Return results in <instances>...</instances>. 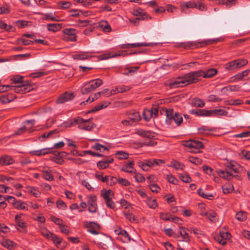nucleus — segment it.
<instances>
[{
  "instance_id": "1",
  "label": "nucleus",
  "mask_w": 250,
  "mask_h": 250,
  "mask_svg": "<svg viewBox=\"0 0 250 250\" xmlns=\"http://www.w3.org/2000/svg\"><path fill=\"white\" fill-rule=\"evenodd\" d=\"M217 73V70L215 68H210L206 71L202 70L194 71L188 73L183 77H179L171 81L168 84L171 88L183 87L191 83L197 82L200 77L210 78L214 76Z\"/></svg>"
},
{
  "instance_id": "2",
  "label": "nucleus",
  "mask_w": 250,
  "mask_h": 250,
  "mask_svg": "<svg viewBox=\"0 0 250 250\" xmlns=\"http://www.w3.org/2000/svg\"><path fill=\"white\" fill-rule=\"evenodd\" d=\"M161 115L166 117V123L167 125L174 126V123L176 126H180L183 122L182 115L178 112H174L172 108H162L160 110Z\"/></svg>"
},
{
  "instance_id": "3",
  "label": "nucleus",
  "mask_w": 250,
  "mask_h": 250,
  "mask_svg": "<svg viewBox=\"0 0 250 250\" xmlns=\"http://www.w3.org/2000/svg\"><path fill=\"white\" fill-rule=\"evenodd\" d=\"M23 77L16 75L11 78V81L16 85L13 86V91L18 93H26L31 91L33 87L28 81H23Z\"/></svg>"
},
{
  "instance_id": "4",
  "label": "nucleus",
  "mask_w": 250,
  "mask_h": 250,
  "mask_svg": "<svg viewBox=\"0 0 250 250\" xmlns=\"http://www.w3.org/2000/svg\"><path fill=\"white\" fill-rule=\"evenodd\" d=\"M237 172V165L233 162H230L225 170L217 169L216 173L218 175L227 181H230L235 176Z\"/></svg>"
},
{
  "instance_id": "5",
  "label": "nucleus",
  "mask_w": 250,
  "mask_h": 250,
  "mask_svg": "<svg viewBox=\"0 0 250 250\" xmlns=\"http://www.w3.org/2000/svg\"><path fill=\"white\" fill-rule=\"evenodd\" d=\"M103 84V81L100 79L93 80L86 83L82 87L81 91L82 94H86L94 90Z\"/></svg>"
},
{
  "instance_id": "6",
  "label": "nucleus",
  "mask_w": 250,
  "mask_h": 250,
  "mask_svg": "<svg viewBox=\"0 0 250 250\" xmlns=\"http://www.w3.org/2000/svg\"><path fill=\"white\" fill-rule=\"evenodd\" d=\"M101 196L104 199L108 208L111 209H114L115 208V204L112 201L114 196V193L112 190L103 189L101 191Z\"/></svg>"
},
{
  "instance_id": "7",
  "label": "nucleus",
  "mask_w": 250,
  "mask_h": 250,
  "mask_svg": "<svg viewBox=\"0 0 250 250\" xmlns=\"http://www.w3.org/2000/svg\"><path fill=\"white\" fill-rule=\"evenodd\" d=\"M184 146L193 150L191 151L193 152H199V150L203 147L202 143L199 141L190 140L184 142Z\"/></svg>"
},
{
  "instance_id": "8",
  "label": "nucleus",
  "mask_w": 250,
  "mask_h": 250,
  "mask_svg": "<svg viewBox=\"0 0 250 250\" xmlns=\"http://www.w3.org/2000/svg\"><path fill=\"white\" fill-rule=\"evenodd\" d=\"M88 211L91 213H95L97 210L96 203L97 197L93 194H90L86 197Z\"/></svg>"
},
{
  "instance_id": "9",
  "label": "nucleus",
  "mask_w": 250,
  "mask_h": 250,
  "mask_svg": "<svg viewBox=\"0 0 250 250\" xmlns=\"http://www.w3.org/2000/svg\"><path fill=\"white\" fill-rule=\"evenodd\" d=\"M231 238V234L228 231L225 230L220 231L219 234L214 237L215 240L220 244L225 245L227 244V240Z\"/></svg>"
},
{
  "instance_id": "10",
  "label": "nucleus",
  "mask_w": 250,
  "mask_h": 250,
  "mask_svg": "<svg viewBox=\"0 0 250 250\" xmlns=\"http://www.w3.org/2000/svg\"><path fill=\"white\" fill-rule=\"evenodd\" d=\"M35 123L34 120H28L24 123V125L23 127H21L18 130L15 132L16 135H20L25 131H28V132H31L33 130L32 128L33 125Z\"/></svg>"
},
{
  "instance_id": "11",
  "label": "nucleus",
  "mask_w": 250,
  "mask_h": 250,
  "mask_svg": "<svg viewBox=\"0 0 250 250\" xmlns=\"http://www.w3.org/2000/svg\"><path fill=\"white\" fill-rule=\"evenodd\" d=\"M80 121L78 123L79 128L80 129H83L86 131L91 130L94 127V124L90 122L91 119L84 120L79 117Z\"/></svg>"
},
{
  "instance_id": "12",
  "label": "nucleus",
  "mask_w": 250,
  "mask_h": 250,
  "mask_svg": "<svg viewBox=\"0 0 250 250\" xmlns=\"http://www.w3.org/2000/svg\"><path fill=\"white\" fill-rule=\"evenodd\" d=\"M158 110L156 108H152L151 109H146L143 111V117L146 121H149L152 118L157 116Z\"/></svg>"
},
{
  "instance_id": "13",
  "label": "nucleus",
  "mask_w": 250,
  "mask_h": 250,
  "mask_svg": "<svg viewBox=\"0 0 250 250\" xmlns=\"http://www.w3.org/2000/svg\"><path fill=\"white\" fill-rule=\"evenodd\" d=\"M75 96L72 92H66L62 94L57 99V103L63 104L64 102L70 101L74 98Z\"/></svg>"
},
{
  "instance_id": "14",
  "label": "nucleus",
  "mask_w": 250,
  "mask_h": 250,
  "mask_svg": "<svg viewBox=\"0 0 250 250\" xmlns=\"http://www.w3.org/2000/svg\"><path fill=\"white\" fill-rule=\"evenodd\" d=\"M200 214L202 216H206L211 222H215L218 220L217 215L213 210H202Z\"/></svg>"
},
{
  "instance_id": "15",
  "label": "nucleus",
  "mask_w": 250,
  "mask_h": 250,
  "mask_svg": "<svg viewBox=\"0 0 250 250\" xmlns=\"http://www.w3.org/2000/svg\"><path fill=\"white\" fill-rule=\"evenodd\" d=\"M93 56L92 53L89 52H81L72 55L73 58L77 60H87Z\"/></svg>"
},
{
  "instance_id": "16",
  "label": "nucleus",
  "mask_w": 250,
  "mask_h": 250,
  "mask_svg": "<svg viewBox=\"0 0 250 250\" xmlns=\"http://www.w3.org/2000/svg\"><path fill=\"white\" fill-rule=\"evenodd\" d=\"M21 214L16 215L15 217V221L16 225L22 230L19 228H17V229L21 232H25L27 226L26 224L21 220Z\"/></svg>"
},
{
  "instance_id": "17",
  "label": "nucleus",
  "mask_w": 250,
  "mask_h": 250,
  "mask_svg": "<svg viewBox=\"0 0 250 250\" xmlns=\"http://www.w3.org/2000/svg\"><path fill=\"white\" fill-rule=\"evenodd\" d=\"M51 239L57 248L62 249L66 247V243L62 242V239L58 236L54 234Z\"/></svg>"
},
{
  "instance_id": "18",
  "label": "nucleus",
  "mask_w": 250,
  "mask_h": 250,
  "mask_svg": "<svg viewBox=\"0 0 250 250\" xmlns=\"http://www.w3.org/2000/svg\"><path fill=\"white\" fill-rule=\"evenodd\" d=\"M124 51H119L117 53H114L113 52H111L101 55L100 56H99V58L101 60H106L109 58H115L121 56L122 55H124Z\"/></svg>"
},
{
  "instance_id": "19",
  "label": "nucleus",
  "mask_w": 250,
  "mask_h": 250,
  "mask_svg": "<svg viewBox=\"0 0 250 250\" xmlns=\"http://www.w3.org/2000/svg\"><path fill=\"white\" fill-rule=\"evenodd\" d=\"M52 148H44L39 150H32L29 154L32 156H42L50 153V149Z\"/></svg>"
},
{
  "instance_id": "20",
  "label": "nucleus",
  "mask_w": 250,
  "mask_h": 250,
  "mask_svg": "<svg viewBox=\"0 0 250 250\" xmlns=\"http://www.w3.org/2000/svg\"><path fill=\"white\" fill-rule=\"evenodd\" d=\"M134 165V163L133 161H129L126 163H125L122 167L121 170L123 171L133 173L135 172L136 170L134 168L133 166Z\"/></svg>"
},
{
  "instance_id": "21",
  "label": "nucleus",
  "mask_w": 250,
  "mask_h": 250,
  "mask_svg": "<svg viewBox=\"0 0 250 250\" xmlns=\"http://www.w3.org/2000/svg\"><path fill=\"white\" fill-rule=\"evenodd\" d=\"M98 27L104 32L108 33L111 31V28L106 21L102 20L98 22Z\"/></svg>"
},
{
  "instance_id": "22",
  "label": "nucleus",
  "mask_w": 250,
  "mask_h": 250,
  "mask_svg": "<svg viewBox=\"0 0 250 250\" xmlns=\"http://www.w3.org/2000/svg\"><path fill=\"white\" fill-rule=\"evenodd\" d=\"M58 136V132L56 130H54L46 133H44L42 136H40L39 139L41 141H44L46 138H55Z\"/></svg>"
},
{
  "instance_id": "23",
  "label": "nucleus",
  "mask_w": 250,
  "mask_h": 250,
  "mask_svg": "<svg viewBox=\"0 0 250 250\" xmlns=\"http://www.w3.org/2000/svg\"><path fill=\"white\" fill-rule=\"evenodd\" d=\"M26 192L32 194L35 197H39L41 195V191L36 187L28 186L26 187Z\"/></svg>"
},
{
  "instance_id": "24",
  "label": "nucleus",
  "mask_w": 250,
  "mask_h": 250,
  "mask_svg": "<svg viewBox=\"0 0 250 250\" xmlns=\"http://www.w3.org/2000/svg\"><path fill=\"white\" fill-rule=\"evenodd\" d=\"M127 117L133 125L139 121L141 119V116L139 113L137 111H133L128 113Z\"/></svg>"
},
{
  "instance_id": "25",
  "label": "nucleus",
  "mask_w": 250,
  "mask_h": 250,
  "mask_svg": "<svg viewBox=\"0 0 250 250\" xmlns=\"http://www.w3.org/2000/svg\"><path fill=\"white\" fill-rule=\"evenodd\" d=\"M136 133L142 137H144L149 139L153 138L155 136V134L154 132L150 131H145L143 129L136 130Z\"/></svg>"
},
{
  "instance_id": "26",
  "label": "nucleus",
  "mask_w": 250,
  "mask_h": 250,
  "mask_svg": "<svg viewBox=\"0 0 250 250\" xmlns=\"http://www.w3.org/2000/svg\"><path fill=\"white\" fill-rule=\"evenodd\" d=\"M189 229H187L183 227H179V232L180 235L183 238L184 241L188 242L190 240V237L189 234L187 232Z\"/></svg>"
},
{
  "instance_id": "27",
  "label": "nucleus",
  "mask_w": 250,
  "mask_h": 250,
  "mask_svg": "<svg viewBox=\"0 0 250 250\" xmlns=\"http://www.w3.org/2000/svg\"><path fill=\"white\" fill-rule=\"evenodd\" d=\"M132 13L135 16H142V20L151 19V17L146 15L144 11L141 8H138L134 10Z\"/></svg>"
},
{
  "instance_id": "28",
  "label": "nucleus",
  "mask_w": 250,
  "mask_h": 250,
  "mask_svg": "<svg viewBox=\"0 0 250 250\" xmlns=\"http://www.w3.org/2000/svg\"><path fill=\"white\" fill-rule=\"evenodd\" d=\"M196 2L194 0L184 2L181 4V8L182 11H184L185 8H196Z\"/></svg>"
},
{
  "instance_id": "29",
  "label": "nucleus",
  "mask_w": 250,
  "mask_h": 250,
  "mask_svg": "<svg viewBox=\"0 0 250 250\" xmlns=\"http://www.w3.org/2000/svg\"><path fill=\"white\" fill-rule=\"evenodd\" d=\"M14 162L13 158L9 156H4L0 157V165H9Z\"/></svg>"
},
{
  "instance_id": "30",
  "label": "nucleus",
  "mask_w": 250,
  "mask_h": 250,
  "mask_svg": "<svg viewBox=\"0 0 250 250\" xmlns=\"http://www.w3.org/2000/svg\"><path fill=\"white\" fill-rule=\"evenodd\" d=\"M113 162L112 158H109L104 161H100L97 163V166L100 169H104L109 166V164Z\"/></svg>"
},
{
  "instance_id": "31",
  "label": "nucleus",
  "mask_w": 250,
  "mask_h": 250,
  "mask_svg": "<svg viewBox=\"0 0 250 250\" xmlns=\"http://www.w3.org/2000/svg\"><path fill=\"white\" fill-rule=\"evenodd\" d=\"M14 207L19 210H28V204L21 200H18Z\"/></svg>"
},
{
  "instance_id": "32",
  "label": "nucleus",
  "mask_w": 250,
  "mask_h": 250,
  "mask_svg": "<svg viewBox=\"0 0 250 250\" xmlns=\"http://www.w3.org/2000/svg\"><path fill=\"white\" fill-rule=\"evenodd\" d=\"M81 121L79 119V117L74 119L73 120H69L66 122H64L62 124L63 126L66 127H71L72 126H75L76 125L78 124L79 122Z\"/></svg>"
},
{
  "instance_id": "33",
  "label": "nucleus",
  "mask_w": 250,
  "mask_h": 250,
  "mask_svg": "<svg viewBox=\"0 0 250 250\" xmlns=\"http://www.w3.org/2000/svg\"><path fill=\"white\" fill-rule=\"evenodd\" d=\"M91 148L92 149L99 150L100 152H103L105 151H107L109 150L110 147L109 146H103L99 143H96L92 146Z\"/></svg>"
},
{
  "instance_id": "34",
  "label": "nucleus",
  "mask_w": 250,
  "mask_h": 250,
  "mask_svg": "<svg viewBox=\"0 0 250 250\" xmlns=\"http://www.w3.org/2000/svg\"><path fill=\"white\" fill-rule=\"evenodd\" d=\"M43 19L46 20L52 21H60V20L58 17L56 16L55 13H47L43 15Z\"/></svg>"
},
{
  "instance_id": "35",
  "label": "nucleus",
  "mask_w": 250,
  "mask_h": 250,
  "mask_svg": "<svg viewBox=\"0 0 250 250\" xmlns=\"http://www.w3.org/2000/svg\"><path fill=\"white\" fill-rule=\"evenodd\" d=\"M197 193L201 197L208 200H212L214 197L212 194L205 193L202 188H199L197 190Z\"/></svg>"
},
{
  "instance_id": "36",
  "label": "nucleus",
  "mask_w": 250,
  "mask_h": 250,
  "mask_svg": "<svg viewBox=\"0 0 250 250\" xmlns=\"http://www.w3.org/2000/svg\"><path fill=\"white\" fill-rule=\"evenodd\" d=\"M234 190L233 186L230 183L226 184L222 186V190L224 194L231 193Z\"/></svg>"
},
{
  "instance_id": "37",
  "label": "nucleus",
  "mask_w": 250,
  "mask_h": 250,
  "mask_svg": "<svg viewBox=\"0 0 250 250\" xmlns=\"http://www.w3.org/2000/svg\"><path fill=\"white\" fill-rule=\"evenodd\" d=\"M1 244L8 250H11L14 247V243L9 239H3L0 242Z\"/></svg>"
},
{
  "instance_id": "38",
  "label": "nucleus",
  "mask_w": 250,
  "mask_h": 250,
  "mask_svg": "<svg viewBox=\"0 0 250 250\" xmlns=\"http://www.w3.org/2000/svg\"><path fill=\"white\" fill-rule=\"evenodd\" d=\"M110 103L108 101H105L103 102V103H101L98 105L95 106L91 110L89 111V112H92L98 111L100 109L104 108L106 107L108 105H109Z\"/></svg>"
},
{
  "instance_id": "39",
  "label": "nucleus",
  "mask_w": 250,
  "mask_h": 250,
  "mask_svg": "<svg viewBox=\"0 0 250 250\" xmlns=\"http://www.w3.org/2000/svg\"><path fill=\"white\" fill-rule=\"evenodd\" d=\"M179 178L182 182L186 183H189L192 181L189 175L186 172L183 173H179Z\"/></svg>"
},
{
  "instance_id": "40",
  "label": "nucleus",
  "mask_w": 250,
  "mask_h": 250,
  "mask_svg": "<svg viewBox=\"0 0 250 250\" xmlns=\"http://www.w3.org/2000/svg\"><path fill=\"white\" fill-rule=\"evenodd\" d=\"M115 156L118 159L125 160L128 158L129 154L128 153L124 151H117L115 153Z\"/></svg>"
},
{
  "instance_id": "41",
  "label": "nucleus",
  "mask_w": 250,
  "mask_h": 250,
  "mask_svg": "<svg viewBox=\"0 0 250 250\" xmlns=\"http://www.w3.org/2000/svg\"><path fill=\"white\" fill-rule=\"evenodd\" d=\"M228 112L222 109H214L209 110L210 116L214 114L216 116H226Z\"/></svg>"
},
{
  "instance_id": "42",
  "label": "nucleus",
  "mask_w": 250,
  "mask_h": 250,
  "mask_svg": "<svg viewBox=\"0 0 250 250\" xmlns=\"http://www.w3.org/2000/svg\"><path fill=\"white\" fill-rule=\"evenodd\" d=\"M146 203L150 208L153 209L156 208L158 206L156 200L155 199L147 198L146 200Z\"/></svg>"
},
{
  "instance_id": "43",
  "label": "nucleus",
  "mask_w": 250,
  "mask_h": 250,
  "mask_svg": "<svg viewBox=\"0 0 250 250\" xmlns=\"http://www.w3.org/2000/svg\"><path fill=\"white\" fill-rule=\"evenodd\" d=\"M191 112L193 114H196L198 116H210L209 115V110H206L205 109H198L196 111H194V110L191 111Z\"/></svg>"
},
{
  "instance_id": "44",
  "label": "nucleus",
  "mask_w": 250,
  "mask_h": 250,
  "mask_svg": "<svg viewBox=\"0 0 250 250\" xmlns=\"http://www.w3.org/2000/svg\"><path fill=\"white\" fill-rule=\"evenodd\" d=\"M169 167L174 168L176 170H183L184 169V165L177 161H173L169 165Z\"/></svg>"
},
{
  "instance_id": "45",
  "label": "nucleus",
  "mask_w": 250,
  "mask_h": 250,
  "mask_svg": "<svg viewBox=\"0 0 250 250\" xmlns=\"http://www.w3.org/2000/svg\"><path fill=\"white\" fill-rule=\"evenodd\" d=\"M79 183L83 187H84L86 189H87L89 191H92L94 190V188L92 187L91 185L90 184L89 181L86 179H80Z\"/></svg>"
},
{
  "instance_id": "46",
  "label": "nucleus",
  "mask_w": 250,
  "mask_h": 250,
  "mask_svg": "<svg viewBox=\"0 0 250 250\" xmlns=\"http://www.w3.org/2000/svg\"><path fill=\"white\" fill-rule=\"evenodd\" d=\"M42 175L44 179L47 181H51L54 180V177L51 174L50 170H43L42 171Z\"/></svg>"
},
{
  "instance_id": "47",
  "label": "nucleus",
  "mask_w": 250,
  "mask_h": 250,
  "mask_svg": "<svg viewBox=\"0 0 250 250\" xmlns=\"http://www.w3.org/2000/svg\"><path fill=\"white\" fill-rule=\"evenodd\" d=\"M236 219L239 221H244L247 219V214L244 211H239L236 213L235 215Z\"/></svg>"
},
{
  "instance_id": "48",
  "label": "nucleus",
  "mask_w": 250,
  "mask_h": 250,
  "mask_svg": "<svg viewBox=\"0 0 250 250\" xmlns=\"http://www.w3.org/2000/svg\"><path fill=\"white\" fill-rule=\"evenodd\" d=\"M237 65L238 63L236 62V60H235L226 63L225 68L228 70H233L238 68Z\"/></svg>"
},
{
  "instance_id": "49",
  "label": "nucleus",
  "mask_w": 250,
  "mask_h": 250,
  "mask_svg": "<svg viewBox=\"0 0 250 250\" xmlns=\"http://www.w3.org/2000/svg\"><path fill=\"white\" fill-rule=\"evenodd\" d=\"M133 173L134 174V177L136 182L142 183L145 181L146 179L142 174L137 172L136 170Z\"/></svg>"
},
{
  "instance_id": "50",
  "label": "nucleus",
  "mask_w": 250,
  "mask_h": 250,
  "mask_svg": "<svg viewBox=\"0 0 250 250\" xmlns=\"http://www.w3.org/2000/svg\"><path fill=\"white\" fill-rule=\"evenodd\" d=\"M192 104L194 106L201 107L204 106L205 103L200 99L195 98L192 101Z\"/></svg>"
},
{
  "instance_id": "51",
  "label": "nucleus",
  "mask_w": 250,
  "mask_h": 250,
  "mask_svg": "<svg viewBox=\"0 0 250 250\" xmlns=\"http://www.w3.org/2000/svg\"><path fill=\"white\" fill-rule=\"evenodd\" d=\"M41 232L47 239L51 238L54 234L49 231L46 228H42L41 229Z\"/></svg>"
},
{
  "instance_id": "52",
  "label": "nucleus",
  "mask_w": 250,
  "mask_h": 250,
  "mask_svg": "<svg viewBox=\"0 0 250 250\" xmlns=\"http://www.w3.org/2000/svg\"><path fill=\"white\" fill-rule=\"evenodd\" d=\"M124 215L125 218L130 222L137 223L138 222V220L135 215L131 213H125Z\"/></svg>"
},
{
  "instance_id": "53",
  "label": "nucleus",
  "mask_w": 250,
  "mask_h": 250,
  "mask_svg": "<svg viewBox=\"0 0 250 250\" xmlns=\"http://www.w3.org/2000/svg\"><path fill=\"white\" fill-rule=\"evenodd\" d=\"M56 206L59 209L65 210L67 208V205L66 203L61 199L57 201Z\"/></svg>"
},
{
  "instance_id": "54",
  "label": "nucleus",
  "mask_w": 250,
  "mask_h": 250,
  "mask_svg": "<svg viewBox=\"0 0 250 250\" xmlns=\"http://www.w3.org/2000/svg\"><path fill=\"white\" fill-rule=\"evenodd\" d=\"M49 31L56 32L60 28V25L56 23H50L47 25Z\"/></svg>"
},
{
  "instance_id": "55",
  "label": "nucleus",
  "mask_w": 250,
  "mask_h": 250,
  "mask_svg": "<svg viewBox=\"0 0 250 250\" xmlns=\"http://www.w3.org/2000/svg\"><path fill=\"white\" fill-rule=\"evenodd\" d=\"M166 179L167 180V181L170 183H171L174 185L178 184V180L171 174L167 175Z\"/></svg>"
},
{
  "instance_id": "56",
  "label": "nucleus",
  "mask_w": 250,
  "mask_h": 250,
  "mask_svg": "<svg viewBox=\"0 0 250 250\" xmlns=\"http://www.w3.org/2000/svg\"><path fill=\"white\" fill-rule=\"evenodd\" d=\"M172 215L169 212H161L160 213V218L164 221H170Z\"/></svg>"
},
{
  "instance_id": "57",
  "label": "nucleus",
  "mask_w": 250,
  "mask_h": 250,
  "mask_svg": "<svg viewBox=\"0 0 250 250\" xmlns=\"http://www.w3.org/2000/svg\"><path fill=\"white\" fill-rule=\"evenodd\" d=\"M139 68V66L127 67L123 74L125 75H132Z\"/></svg>"
},
{
  "instance_id": "58",
  "label": "nucleus",
  "mask_w": 250,
  "mask_h": 250,
  "mask_svg": "<svg viewBox=\"0 0 250 250\" xmlns=\"http://www.w3.org/2000/svg\"><path fill=\"white\" fill-rule=\"evenodd\" d=\"M130 89V87L125 85H120L117 86L115 90H114V94L115 93H122Z\"/></svg>"
},
{
  "instance_id": "59",
  "label": "nucleus",
  "mask_w": 250,
  "mask_h": 250,
  "mask_svg": "<svg viewBox=\"0 0 250 250\" xmlns=\"http://www.w3.org/2000/svg\"><path fill=\"white\" fill-rule=\"evenodd\" d=\"M102 94V92H99L95 94L93 96H90L85 101L83 102V103L85 104V103H91L93 102L95 99H97L99 98ZM82 103H81V104Z\"/></svg>"
},
{
  "instance_id": "60",
  "label": "nucleus",
  "mask_w": 250,
  "mask_h": 250,
  "mask_svg": "<svg viewBox=\"0 0 250 250\" xmlns=\"http://www.w3.org/2000/svg\"><path fill=\"white\" fill-rule=\"evenodd\" d=\"M236 0H218L219 4H225L228 7H230L235 4Z\"/></svg>"
},
{
  "instance_id": "61",
  "label": "nucleus",
  "mask_w": 250,
  "mask_h": 250,
  "mask_svg": "<svg viewBox=\"0 0 250 250\" xmlns=\"http://www.w3.org/2000/svg\"><path fill=\"white\" fill-rule=\"evenodd\" d=\"M58 5L61 9H68L70 7L71 3L69 1H60L58 3Z\"/></svg>"
},
{
  "instance_id": "62",
  "label": "nucleus",
  "mask_w": 250,
  "mask_h": 250,
  "mask_svg": "<svg viewBox=\"0 0 250 250\" xmlns=\"http://www.w3.org/2000/svg\"><path fill=\"white\" fill-rule=\"evenodd\" d=\"M47 73L42 71H39L34 72L30 75V77L33 78H37L46 75Z\"/></svg>"
},
{
  "instance_id": "63",
  "label": "nucleus",
  "mask_w": 250,
  "mask_h": 250,
  "mask_svg": "<svg viewBox=\"0 0 250 250\" xmlns=\"http://www.w3.org/2000/svg\"><path fill=\"white\" fill-rule=\"evenodd\" d=\"M10 12V7L6 4L0 7V14H7Z\"/></svg>"
},
{
  "instance_id": "64",
  "label": "nucleus",
  "mask_w": 250,
  "mask_h": 250,
  "mask_svg": "<svg viewBox=\"0 0 250 250\" xmlns=\"http://www.w3.org/2000/svg\"><path fill=\"white\" fill-rule=\"evenodd\" d=\"M239 155L242 158H244L247 160H250V151L242 150L239 153Z\"/></svg>"
}]
</instances>
